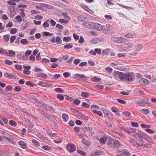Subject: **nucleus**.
Returning <instances> with one entry per match:
<instances>
[{
    "label": "nucleus",
    "instance_id": "1",
    "mask_svg": "<svg viewBox=\"0 0 156 156\" xmlns=\"http://www.w3.org/2000/svg\"><path fill=\"white\" fill-rule=\"evenodd\" d=\"M115 74L117 75L119 78L122 80L129 81H133L132 74L129 73H123L121 72H118Z\"/></svg>",
    "mask_w": 156,
    "mask_h": 156
},
{
    "label": "nucleus",
    "instance_id": "2",
    "mask_svg": "<svg viewBox=\"0 0 156 156\" xmlns=\"http://www.w3.org/2000/svg\"><path fill=\"white\" fill-rule=\"evenodd\" d=\"M108 144L109 147L111 148L115 147L116 148L119 147L120 146V143L118 140L110 139L108 141Z\"/></svg>",
    "mask_w": 156,
    "mask_h": 156
},
{
    "label": "nucleus",
    "instance_id": "3",
    "mask_svg": "<svg viewBox=\"0 0 156 156\" xmlns=\"http://www.w3.org/2000/svg\"><path fill=\"white\" fill-rule=\"evenodd\" d=\"M143 46L142 44H138L136 45L134 48V51L131 52L129 54L131 56H135L141 50Z\"/></svg>",
    "mask_w": 156,
    "mask_h": 156
},
{
    "label": "nucleus",
    "instance_id": "4",
    "mask_svg": "<svg viewBox=\"0 0 156 156\" xmlns=\"http://www.w3.org/2000/svg\"><path fill=\"white\" fill-rule=\"evenodd\" d=\"M38 84L40 86L44 87H49L52 85L51 84H48V83L42 81L39 82Z\"/></svg>",
    "mask_w": 156,
    "mask_h": 156
},
{
    "label": "nucleus",
    "instance_id": "5",
    "mask_svg": "<svg viewBox=\"0 0 156 156\" xmlns=\"http://www.w3.org/2000/svg\"><path fill=\"white\" fill-rule=\"evenodd\" d=\"M122 46L123 48L126 49H129L133 47V45L131 43H126L122 44Z\"/></svg>",
    "mask_w": 156,
    "mask_h": 156
},
{
    "label": "nucleus",
    "instance_id": "6",
    "mask_svg": "<svg viewBox=\"0 0 156 156\" xmlns=\"http://www.w3.org/2000/svg\"><path fill=\"white\" fill-rule=\"evenodd\" d=\"M94 23L91 22H86L84 24V25L90 29H93L94 27Z\"/></svg>",
    "mask_w": 156,
    "mask_h": 156
},
{
    "label": "nucleus",
    "instance_id": "7",
    "mask_svg": "<svg viewBox=\"0 0 156 156\" xmlns=\"http://www.w3.org/2000/svg\"><path fill=\"white\" fill-rule=\"evenodd\" d=\"M149 82L148 80L145 78H141L139 80V83L142 85H146Z\"/></svg>",
    "mask_w": 156,
    "mask_h": 156
},
{
    "label": "nucleus",
    "instance_id": "8",
    "mask_svg": "<svg viewBox=\"0 0 156 156\" xmlns=\"http://www.w3.org/2000/svg\"><path fill=\"white\" fill-rule=\"evenodd\" d=\"M44 109L49 111L51 113H55V112L54 109L50 106L46 105L44 106Z\"/></svg>",
    "mask_w": 156,
    "mask_h": 156
},
{
    "label": "nucleus",
    "instance_id": "9",
    "mask_svg": "<svg viewBox=\"0 0 156 156\" xmlns=\"http://www.w3.org/2000/svg\"><path fill=\"white\" fill-rule=\"evenodd\" d=\"M94 24L96 30L98 31H101L102 30L103 27L101 25L97 23H96Z\"/></svg>",
    "mask_w": 156,
    "mask_h": 156
},
{
    "label": "nucleus",
    "instance_id": "10",
    "mask_svg": "<svg viewBox=\"0 0 156 156\" xmlns=\"http://www.w3.org/2000/svg\"><path fill=\"white\" fill-rule=\"evenodd\" d=\"M18 144L23 149L26 148V144L23 141H20L18 142Z\"/></svg>",
    "mask_w": 156,
    "mask_h": 156
},
{
    "label": "nucleus",
    "instance_id": "11",
    "mask_svg": "<svg viewBox=\"0 0 156 156\" xmlns=\"http://www.w3.org/2000/svg\"><path fill=\"white\" fill-rule=\"evenodd\" d=\"M148 100L149 99L148 98L144 99L143 101H138L137 103L140 105L147 104L148 103Z\"/></svg>",
    "mask_w": 156,
    "mask_h": 156
},
{
    "label": "nucleus",
    "instance_id": "12",
    "mask_svg": "<svg viewBox=\"0 0 156 156\" xmlns=\"http://www.w3.org/2000/svg\"><path fill=\"white\" fill-rule=\"evenodd\" d=\"M144 133L141 131H139L138 132L137 135L139 137L138 140L139 141H140L141 140V138H142Z\"/></svg>",
    "mask_w": 156,
    "mask_h": 156
},
{
    "label": "nucleus",
    "instance_id": "13",
    "mask_svg": "<svg viewBox=\"0 0 156 156\" xmlns=\"http://www.w3.org/2000/svg\"><path fill=\"white\" fill-rule=\"evenodd\" d=\"M77 19L79 21H84L86 19V17L83 16H80L77 17Z\"/></svg>",
    "mask_w": 156,
    "mask_h": 156
},
{
    "label": "nucleus",
    "instance_id": "14",
    "mask_svg": "<svg viewBox=\"0 0 156 156\" xmlns=\"http://www.w3.org/2000/svg\"><path fill=\"white\" fill-rule=\"evenodd\" d=\"M76 147L74 144H72L70 147V149L69 151L70 152H73L75 150Z\"/></svg>",
    "mask_w": 156,
    "mask_h": 156
},
{
    "label": "nucleus",
    "instance_id": "15",
    "mask_svg": "<svg viewBox=\"0 0 156 156\" xmlns=\"http://www.w3.org/2000/svg\"><path fill=\"white\" fill-rule=\"evenodd\" d=\"M107 140L106 137H104L101 138L99 140V141L101 143L105 144Z\"/></svg>",
    "mask_w": 156,
    "mask_h": 156
},
{
    "label": "nucleus",
    "instance_id": "16",
    "mask_svg": "<svg viewBox=\"0 0 156 156\" xmlns=\"http://www.w3.org/2000/svg\"><path fill=\"white\" fill-rule=\"evenodd\" d=\"M81 95L82 97L84 98H88L89 97V94L88 93L82 91L81 92Z\"/></svg>",
    "mask_w": 156,
    "mask_h": 156
},
{
    "label": "nucleus",
    "instance_id": "17",
    "mask_svg": "<svg viewBox=\"0 0 156 156\" xmlns=\"http://www.w3.org/2000/svg\"><path fill=\"white\" fill-rule=\"evenodd\" d=\"M127 41V39L124 37H119V39L118 43H122L126 42Z\"/></svg>",
    "mask_w": 156,
    "mask_h": 156
},
{
    "label": "nucleus",
    "instance_id": "18",
    "mask_svg": "<svg viewBox=\"0 0 156 156\" xmlns=\"http://www.w3.org/2000/svg\"><path fill=\"white\" fill-rule=\"evenodd\" d=\"M110 50L108 49L104 50L102 52V55H107L110 53Z\"/></svg>",
    "mask_w": 156,
    "mask_h": 156
},
{
    "label": "nucleus",
    "instance_id": "19",
    "mask_svg": "<svg viewBox=\"0 0 156 156\" xmlns=\"http://www.w3.org/2000/svg\"><path fill=\"white\" fill-rule=\"evenodd\" d=\"M82 143L85 144L86 146H89L90 145V143L89 141H87L86 140H85L84 139H83L82 141Z\"/></svg>",
    "mask_w": 156,
    "mask_h": 156
},
{
    "label": "nucleus",
    "instance_id": "20",
    "mask_svg": "<svg viewBox=\"0 0 156 156\" xmlns=\"http://www.w3.org/2000/svg\"><path fill=\"white\" fill-rule=\"evenodd\" d=\"M36 76L37 77H41L44 79H46L47 77V75L44 73L38 74Z\"/></svg>",
    "mask_w": 156,
    "mask_h": 156
},
{
    "label": "nucleus",
    "instance_id": "21",
    "mask_svg": "<svg viewBox=\"0 0 156 156\" xmlns=\"http://www.w3.org/2000/svg\"><path fill=\"white\" fill-rule=\"evenodd\" d=\"M4 76L5 77L8 78H12V74L8 73H5Z\"/></svg>",
    "mask_w": 156,
    "mask_h": 156
},
{
    "label": "nucleus",
    "instance_id": "22",
    "mask_svg": "<svg viewBox=\"0 0 156 156\" xmlns=\"http://www.w3.org/2000/svg\"><path fill=\"white\" fill-rule=\"evenodd\" d=\"M122 153L125 155V156H130V154L126 150H122Z\"/></svg>",
    "mask_w": 156,
    "mask_h": 156
},
{
    "label": "nucleus",
    "instance_id": "23",
    "mask_svg": "<svg viewBox=\"0 0 156 156\" xmlns=\"http://www.w3.org/2000/svg\"><path fill=\"white\" fill-rule=\"evenodd\" d=\"M8 51L9 52V55H8L7 53V55L11 57H13L15 53L14 51L12 50H9Z\"/></svg>",
    "mask_w": 156,
    "mask_h": 156
},
{
    "label": "nucleus",
    "instance_id": "24",
    "mask_svg": "<svg viewBox=\"0 0 156 156\" xmlns=\"http://www.w3.org/2000/svg\"><path fill=\"white\" fill-rule=\"evenodd\" d=\"M100 79H99L97 76H95L91 79V80L93 82H99L100 81Z\"/></svg>",
    "mask_w": 156,
    "mask_h": 156
},
{
    "label": "nucleus",
    "instance_id": "25",
    "mask_svg": "<svg viewBox=\"0 0 156 156\" xmlns=\"http://www.w3.org/2000/svg\"><path fill=\"white\" fill-rule=\"evenodd\" d=\"M9 124L11 126L13 127H15L17 125L16 123L14 121L12 120L9 121Z\"/></svg>",
    "mask_w": 156,
    "mask_h": 156
},
{
    "label": "nucleus",
    "instance_id": "26",
    "mask_svg": "<svg viewBox=\"0 0 156 156\" xmlns=\"http://www.w3.org/2000/svg\"><path fill=\"white\" fill-rule=\"evenodd\" d=\"M61 39L60 37L58 36L56 37L55 42H56L58 44H61Z\"/></svg>",
    "mask_w": 156,
    "mask_h": 156
},
{
    "label": "nucleus",
    "instance_id": "27",
    "mask_svg": "<svg viewBox=\"0 0 156 156\" xmlns=\"http://www.w3.org/2000/svg\"><path fill=\"white\" fill-rule=\"evenodd\" d=\"M62 117L64 121H66L68 118V116L66 114H63L62 115Z\"/></svg>",
    "mask_w": 156,
    "mask_h": 156
},
{
    "label": "nucleus",
    "instance_id": "28",
    "mask_svg": "<svg viewBox=\"0 0 156 156\" xmlns=\"http://www.w3.org/2000/svg\"><path fill=\"white\" fill-rule=\"evenodd\" d=\"M122 129L126 133H127L128 134H129L130 133V131H131V129H129V128H126L124 127H122Z\"/></svg>",
    "mask_w": 156,
    "mask_h": 156
},
{
    "label": "nucleus",
    "instance_id": "29",
    "mask_svg": "<svg viewBox=\"0 0 156 156\" xmlns=\"http://www.w3.org/2000/svg\"><path fill=\"white\" fill-rule=\"evenodd\" d=\"M119 37H113L111 39L112 41L118 43L119 41Z\"/></svg>",
    "mask_w": 156,
    "mask_h": 156
},
{
    "label": "nucleus",
    "instance_id": "30",
    "mask_svg": "<svg viewBox=\"0 0 156 156\" xmlns=\"http://www.w3.org/2000/svg\"><path fill=\"white\" fill-rule=\"evenodd\" d=\"M83 130L84 132L86 133L87 132L91 131L92 130V129L89 127H86L84 128Z\"/></svg>",
    "mask_w": 156,
    "mask_h": 156
},
{
    "label": "nucleus",
    "instance_id": "31",
    "mask_svg": "<svg viewBox=\"0 0 156 156\" xmlns=\"http://www.w3.org/2000/svg\"><path fill=\"white\" fill-rule=\"evenodd\" d=\"M84 9L86 11H87L88 12L90 13H92L93 11L90 9H89L87 6H84L83 7Z\"/></svg>",
    "mask_w": 156,
    "mask_h": 156
},
{
    "label": "nucleus",
    "instance_id": "32",
    "mask_svg": "<svg viewBox=\"0 0 156 156\" xmlns=\"http://www.w3.org/2000/svg\"><path fill=\"white\" fill-rule=\"evenodd\" d=\"M4 29L5 27L2 26V23H0V33L5 32Z\"/></svg>",
    "mask_w": 156,
    "mask_h": 156
},
{
    "label": "nucleus",
    "instance_id": "33",
    "mask_svg": "<svg viewBox=\"0 0 156 156\" xmlns=\"http://www.w3.org/2000/svg\"><path fill=\"white\" fill-rule=\"evenodd\" d=\"M63 16L65 17V18L67 20H70V17L67 15V14L66 12L63 13L62 14Z\"/></svg>",
    "mask_w": 156,
    "mask_h": 156
},
{
    "label": "nucleus",
    "instance_id": "34",
    "mask_svg": "<svg viewBox=\"0 0 156 156\" xmlns=\"http://www.w3.org/2000/svg\"><path fill=\"white\" fill-rule=\"evenodd\" d=\"M73 102H74V103L75 105H78L80 103V101L79 100L77 99H75L73 101Z\"/></svg>",
    "mask_w": 156,
    "mask_h": 156
},
{
    "label": "nucleus",
    "instance_id": "35",
    "mask_svg": "<svg viewBox=\"0 0 156 156\" xmlns=\"http://www.w3.org/2000/svg\"><path fill=\"white\" fill-rule=\"evenodd\" d=\"M3 38L5 41L8 42L9 39V36L8 35H6L3 36Z\"/></svg>",
    "mask_w": 156,
    "mask_h": 156
},
{
    "label": "nucleus",
    "instance_id": "36",
    "mask_svg": "<svg viewBox=\"0 0 156 156\" xmlns=\"http://www.w3.org/2000/svg\"><path fill=\"white\" fill-rule=\"evenodd\" d=\"M140 110L145 114H147L149 112V110L147 109H143Z\"/></svg>",
    "mask_w": 156,
    "mask_h": 156
},
{
    "label": "nucleus",
    "instance_id": "37",
    "mask_svg": "<svg viewBox=\"0 0 156 156\" xmlns=\"http://www.w3.org/2000/svg\"><path fill=\"white\" fill-rule=\"evenodd\" d=\"M20 43L22 44H25L28 43V41L26 39H23L20 41Z\"/></svg>",
    "mask_w": 156,
    "mask_h": 156
},
{
    "label": "nucleus",
    "instance_id": "38",
    "mask_svg": "<svg viewBox=\"0 0 156 156\" xmlns=\"http://www.w3.org/2000/svg\"><path fill=\"white\" fill-rule=\"evenodd\" d=\"M55 91L59 93H63L64 91L63 90L61 89V88H56L55 89Z\"/></svg>",
    "mask_w": 156,
    "mask_h": 156
},
{
    "label": "nucleus",
    "instance_id": "39",
    "mask_svg": "<svg viewBox=\"0 0 156 156\" xmlns=\"http://www.w3.org/2000/svg\"><path fill=\"white\" fill-rule=\"evenodd\" d=\"M71 38L69 37H65L63 38V40L66 42H68L71 40Z\"/></svg>",
    "mask_w": 156,
    "mask_h": 156
},
{
    "label": "nucleus",
    "instance_id": "40",
    "mask_svg": "<svg viewBox=\"0 0 156 156\" xmlns=\"http://www.w3.org/2000/svg\"><path fill=\"white\" fill-rule=\"evenodd\" d=\"M17 30L16 28H12L10 30V33L12 34H14L16 33Z\"/></svg>",
    "mask_w": 156,
    "mask_h": 156
},
{
    "label": "nucleus",
    "instance_id": "41",
    "mask_svg": "<svg viewBox=\"0 0 156 156\" xmlns=\"http://www.w3.org/2000/svg\"><path fill=\"white\" fill-rule=\"evenodd\" d=\"M128 141L129 143L130 144H131L133 145H134V146H135V140L133 139H131L129 140H128Z\"/></svg>",
    "mask_w": 156,
    "mask_h": 156
},
{
    "label": "nucleus",
    "instance_id": "42",
    "mask_svg": "<svg viewBox=\"0 0 156 156\" xmlns=\"http://www.w3.org/2000/svg\"><path fill=\"white\" fill-rule=\"evenodd\" d=\"M16 37L14 36H13L11 37L10 39V42L11 43H12L14 40L16 39Z\"/></svg>",
    "mask_w": 156,
    "mask_h": 156
},
{
    "label": "nucleus",
    "instance_id": "43",
    "mask_svg": "<svg viewBox=\"0 0 156 156\" xmlns=\"http://www.w3.org/2000/svg\"><path fill=\"white\" fill-rule=\"evenodd\" d=\"M93 112L95 113L98 115L99 116H101L102 115V113L100 111H98L96 110H93Z\"/></svg>",
    "mask_w": 156,
    "mask_h": 156
},
{
    "label": "nucleus",
    "instance_id": "44",
    "mask_svg": "<svg viewBox=\"0 0 156 156\" xmlns=\"http://www.w3.org/2000/svg\"><path fill=\"white\" fill-rule=\"evenodd\" d=\"M117 101L118 102L122 104H124L126 103V101L120 99H118Z\"/></svg>",
    "mask_w": 156,
    "mask_h": 156
},
{
    "label": "nucleus",
    "instance_id": "45",
    "mask_svg": "<svg viewBox=\"0 0 156 156\" xmlns=\"http://www.w3.org/2000/svg\"><path fill=\"white\" fill-rule=\"evenodd\" d=\"M77 152L83 156H85L86 155V153L80 150H78Z\"/></svg>",
    "mask_w": 156,
    "mask_h": 156
},
{
    "label": "nucleus",
    "instance_id": "46",
    "mask_svg": "<svg viewBox=\"0 0 156 156\" xmlns=\"http://www.w3.org/2000/svg\"><path fill=\"white\" fill-rule=\"evenodd\" d=\"M43 34L45 36H51L53 35V34L52 33H50L47 32H44Z\"/></svg>",
    "mask_w": 156,
    "mask_h": 156
},
{
    "label": "nucleus",
    "instance_id": "47",
    "mask_svg": "<svg viewBox=\"0 0 156 156\" xmlns=\"http://www.w3.org/2000/svg\"><path fill=\"white\" fill-rule=\"evenodd\" d=\"M122 114L124 115L125 116H129L131 115V113L130 112L127 111L123 112Z\"/></svg>",
    "mask_w": 156,
    "mask_h": 156
},
{
    "label": "nucleus",
    "instance_id": "48",
    "mask_svg": "<svg viewBox=\"0 0 156 156\" xmlns=\"http://www.w3.org/2000/svg\"><path fill=\"white\" fill-rule=\"evenodd\" d=\"M140 126L142 128H150L151 127L150 125L142 124H140Z\"/></svg>",
    "mask_w": 156,
    "mask_h": 156
},
{
    "label": "nucleus",
    "instance_id": "49",
    "mask_svg": "<svg viewBox=\"0 0 156 156\" xmlns=\"http://www.w3.org/2000/svg\"><path fill=\"white\" fill-rule=\"evenodd\" d=\"M82 106L83 107L87 108H89L90 107V105H88L85 102H83L82 103Z\"/></svg>",
    "mask_w": 156,
    "mask_h": 156
},
{
    "label": "nucleus",
    "instance_id": "50",
    "mask_svg": "<svg viewBox=\"0 0 156 156\" xmlns=\"http://www.w3.org/2000/svg\"><path fill=\"white\" fill-rule=\"evenodd\" d=\"M14 90L17 92H19L21 90L22 88L19 86H16Z\"/></svg>",
    "mask_w": 156,
    "mask_h": 156
},
{
    "label": "nucleus",
    "instance_id": "51",
    "mask_svg": "<svg viewBox=\"0 0 156 156\" xmlns=\"http://www.w3.org/2000/svg\"><path fill=\"white\" fill-rule=\"evenodd\" d=\"M73 47V46L70 44L66 45L64 46V48L69 49L72 48Z\"/></svg>",
    "mask_w": 156,
    "mask_h": 156
},
{
    "label": "nucleus",
    "instance_id": "52",
    "mask_svg": "<svg viewBox=\"0 0 156 156\" xmlns=\"http://www.w3.org/2000/svg\"><path fill=\"white\" fill-rule=\"evenodd\" d=\"M48 120H50L51 122L52 123L53 122H55V121L56 120L53 117H52L51 116H50L49 117V118L48 119Z\"/></svg>",
    "mask_w": 156,
    "mask_h": 156
},
{
    "label": "nucleus",
    "instance_id": "53",
    "mask_svg": "<svg viewBox=\"0 0 156 156\" xmlns=\"http://www.w3.org/2000/svg\"><path fill=\"white\" fill-rule=\"evenodd\" d=\"M48 21L49 20H48L45 21L43 25V26H44V27H48L49 25L48 23Z\"/></svg>",
    "mask_w": 156,
    "mask_h": 156
},
{
    "label": "nucleus",
    "instance_id": "54",
    "mask_svg": "<svg viewBox=\"0 0 156 156\" xmlns=\"http://www.w3.org/2000/svg\"><path fill=\"white\" fill-rule=\"evenodd\" d=\"M0 54L7 55V52L2 48L0 49Z\"/></svg>",
    "mask_w": 156,
    "mask_h": 156
},
{
    "label": "nucleus",
    "instance_id": "55",
    "mask_svg": "<svg viewBox=\"0 0 156 156\" xmlns=\"http://www.w3.org/2000/svg\"><path fill=\"white\" fill-rule=\"evenodd\" d=\"M112 111L114 112H118V109L115 107H112L111 108Z\"/></svg>",
    "mask_w": 156,
    "mask_h": 156
},
{
    "label": "nucleus",
    "instance_id": "56",
    "mask_svg": "<svg viewBox=\"0 0 156 156\" xmlns=\"http://www.w3.org/2000/svg\"><path fill=\"white\" fill-rule=\"evenodd\" d=\"M131 123L133 126L137 127L138 126V124L136 122H132Z\"/></svg>",
    "mask_w": 156,
    "mask_h": 156
},
{
    "label": "nucleus",
    "instance_id": "57",
    "mask_svg": "<svg viewBox=\"0 0 156 156\" xmlns=\"http://www.w3.org/2000/svg\"><path fill=\"white\" fill-rule=\"evenodd\" d=\"M57 98L60 100H62L64 98L63 96L61 94L58 95L57 96Z\"/></svg>",
    "mask_w": 156,
    "mask_h": 156
},
{
    "label": "nucleus",
    "instance_id": "58",
    "mask_svg": "<svg viewBox=\"0 0 156 156\" xmlns=\"http://www.w3.org/2000/svg\"><path fill=\"white\" fill-rule=\"evenodd\" d=\"M94 51H95L96 53H97V54H100L101 53V50L100 49L95 48L94 49Z\"/></svg>",
    "mask_w": 156,
    "mask_h": 156
},
{
    "label": "nucleus",
    "instance_id": "59",
    "mask_svg": "<svg viewBox=\"0 0 156 156\" xmlns=\"http://www.w3.org/2000/svg\"><path fill=\"white\" fill-rule=\"evenodd\" d=\"M31 53L32 51H31L30 50H27L26 51L25 54V55H27H27H31Z\"/></svg>",
    "mask_w": 156,
    "mask_h": 156
},
{
    "label": "nucleus",
    "instance_id": "60",
    "mask_svg": "<svg viewBox=\"0 0 156 156\" xmlns=\"http://www.w3.org/2000/svg\"><path fill=\"white\" fill-rule=\"evenodd\" d=\"M97 42H99L104 41V39L103 38H96L95 40Z\"/></svg>",
    "mask_w": 156,
    "mask_h": 156
},
{
    "label": "nucleus",
    "instance_id": "61",
    "mask_svg": "<svg viewBox=\"0 0 156 156\" xmlns=\"http://www.w3.org/2000/svg\"><path fill=\"white\" fill-rule=\"evenodd\" d=\"M56 27L59 29H62L63 28V27L59 24H57Z\"/></svg>",
    "mask_w": 156,
    "mask_h": 156
},
{
    "label": "nucleus",
    "instance_id": "62",
    "mask_svg": "<svg viewBox=\"0 0 156 156\" xmlns=\"http://www.w3.org/2000/svg\"><path fill=\"white\" fill-rule=\"evenodd\" d=\"M13 26V23L12 22H9L6 25V27L7 28L8 27H11Z\"/></svg>",
    "mask_w": 156,
    "mask_h": 156
},
{
    "label": "nucleus",
    "instance_id": "63",
    "mask_svg": "<svg viewBox=\"0 0 156 156\" xmlns=\"http://www.w3.org/2000/svg\"><path fill=\"white\" fill-rule=\"evenodd\" d=\"M105 70L109 73H112V69L109 67H107L105 69Z\"/></svg>",
    "mask_w": 156,
    "mask_h": 156
},
{
    "label": "nucleus",
    "instance_id": "64",
    "mask_svg": "<svg viewBox=\"0 0 156 156\" xmlns=\"http://www.w3.org/2000/svg\"><path fill=\"white\" fill-rule=\"evenodd\" d=\"M84 41V38L83 36H80L79 40V42L81 44L83 43Z\"/></svg>",
    "mask_w": 156,
    "mask_h": 156
}]
</instances>
